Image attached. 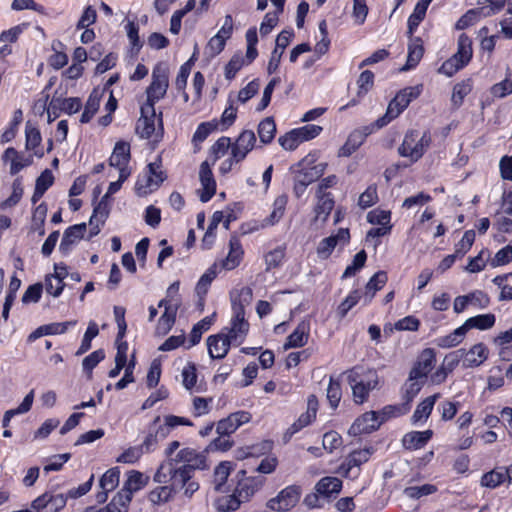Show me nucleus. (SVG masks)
<instances>
[{"label":"nucleus","mask_w":512,"mask_h":512,"mask_svg":"<svg viewBox=\"0 0 512 512\" xmlns=\"http://www.w3.org/2000/svg\"><path fill=\"white\" fill-rule=\"evenodd\" d=\"M381 424L382 421L379 418H356L349 429V434L352 436L369 434L377 430Z\"/></svg>","instance_id":"38"},{"label":"nucleus","mask_w":512,"mask_h":512,"mask_svg":"<svg viewBox=\"0 0 512 512\" xmlns=\"http://www.w3.org/2000/svg\"><path fill=\"white\" fill-rule=\"evenodd\" d=\"M54 274L47 276L45 279L46 291L48 294L59 297L65 287L64 279L68 275L66 264L58 263L54 266Z\"/></svg>","instance_id":"18"},{"label":"nucleus","mask_w":512,"mask_h":512,"mask_svg":"<svg viewBox=\"0 0 512 512\" xmlns=\"http://www.w3.org/2000/svg\"><path fill=\"white\" fill-rule=\"evenodd\" d=\"M233 469L232 463L229 461H223L216 466L214 469V488L216 491H221L225 485L231 471Z\"/></svg>","instance_id":"50"},{"label":"nucleus","mask_w":512,"mask_h":512,"mask_svg":"<svg viewBox=\"0 0 512 512\" xmlns=\"http://www.w3.org/2000/svg\"><path fill=\"white\" fill-rule=\"evenodd\" d=\"M506 480V473L503 471V467L496 468L485 473L481 478V485L487 488H496Z\"/></svg>","instance_id":"60"},{"label":"nucleus","mask_w":512,"mask_h":512,"mask_svg":"<svg viewBox=\"0 0 512 512\" xmlns=\"http://www.w3.org/2000/svg\"><path fill=\"white\" fill-rule=\"evenodd\" d=\"M244 257V250L237 234H233L229 240V252L224 260L221 262V267L224 270H233L237 268Z\"/></svg>","instance_id":"22"},{"label":"nucleus","mask_w":512,"mask_h":512,"mask_svg":"<svg viewBox=\"0 0 512 512\" xmlns=\"http://www.w3.org/2000/svg\"><path fill=\"white\" fill-rule=\"evenodd\" d=\"M233 342L234 341L224 333L210 335L207 338V347L210 357L212 359L224 358L228 354Z\"/></svg>","instance_id":"21"},{"label":"nucleus","mask_w":512,"mask_h":512,"mask_svg":"<svg viewBox=\"0 0 512 512\" xmlns=\"http://www.w3.org/2000/svg\"><path fill=\"white\" fill-rule=\"evenodd\" d=\"M310 335V322L302 320L298 323L294 331L287 337L284 343V349L300 348L307 344Z\"/></svg>","instance_id":"25"},{"label":"nucleus","mask_w":512,"mask_h":512,"mask_svg":"<svg viewBox=\"0 0 512 512\" xmlns=\"http://www.w3.org/2000/svg\"><path fill=\"white\" fill-rule=\"evenodd\" d=\"M276 123L273 117H266L258 124L257 133L260 142L264 145L270 144L276 135Z\"/></svg>","instance_id":"44"},{"label":"nucleus","mask_w":512,"mask_h":512,"mask_svg":"<svg viewBox=\"0 0 512 512\" xmlns=\"http://www.w3.org/2000/svg\"><path fill=\"white\" fill-rule=\"evenodd\" d=\"M476 238V233L473 229L466 230L459 242L455 244L454 253L459 259L463 258L472 248Z\"/></svg>","instance_id":"57"},{"label":"nucleus","mask_w":512,"mask_h":512,"mask_svg":"<svg viewBox=\"0 0 512 512\" xmlns=\"http://www.w3.org/2000/svg\"><path fill=\"white\" fill-rule=\"evenodd\" d=\"M422 92L423 84L408 86L398 91L389 102L386 113L375 121L376 128H383L396 119Z\"/></svg>","instance_id":"1"},{"label":"nucleus","mask_w":512,"mask_h":512,"mask_svg":"<svg viewBox=\"0 0 512 512\" xmlns=\"http://www.w3.org/2000/svg\"><path fill=\"white\" fill-rule=\"evenodd\" d=\"M64 494L44 493L32 502V508L37 512H58L66 505Z\"/></svg>","instance_id":"16"},{"label":"nucleus","mask_w":512,"mask_h":512,"mask_svg":"<svg viewBox=\"0 0 512 512\" xmlns=\"http://www.w3.org/2000/svg\"><path fill=\"white\" fill-rule=\"evenodd\" d=\"M252 298L253 291L249 286H243L235 293H231L232 311L245 310V307L251 303Z\"/></svg>","instance_id":"42"},{"label":"nucleus","mask_w":512,"mask_h":512,"mask_svg":"<svg viewBox=\"0 0 512 512\" xmlns=\"http://www.w3.org/2000/svg\"><path fill=\"white\" fill-rule=\"evenodd\" d=\"M490 93L495 98H505L512 94L511 72L506 74L504 80L495 83L490 88Z\"/></svg>","instance_id":"63"},{"label":"nucleus","mask_w":512,"mask_h":512,"mask_svg":"<svg viewBox=\"0 0 512 512\" xmlns=\"http://www.w3.org/2000/svg\"><path fill=\"white\" fill-rule=\"evenodd\" d=\"M488 355L489 350L487 346L482 342L477 343L473 345L468 351L465 350V355H463V367H478L487 360Z\"/></svg>","instance_id":"28"},{"label":"nucleus","mask_w":512,"mask_h":512,"mask_svg":"<svg viewBox=\"0 0 512 512\" xmlns=\"http://www.w3.org/2000/svg\"><path fill=\"white\" fill-rule=\"evenodd\" d=\"M287 204L288 196L286 194L277 196L273 202V210L270 215L265 218L264 224L267 226H273L278 223L284 216Z\"/></svg>","instance_id":"43"},{"label":"nucleus","mask_w":512,"mask_h":512,"mask_svg":"<svg viewBox=\"0 0 512 512\" xmlns=\"http://www.w3.org/2000/svg\"><path fill=\"white\" fill-rule=\"evenodd\" d=\"M86 224L80 223L69 226L63 233L59 250L63 255H67L72 250L73 245L84 237Z\"/></svg>","instance_id":"24"},{"label":"nucleus","mask_w":512,"mask_h":512,"mask_svg":"<svg viewBox=\"0 0 512 512\" xmlns=\"http://www.w3.org/2000/svg\"><path fill=\"white\" fill-rule=\"evenodd\" d=\"M350 241V232L348 228H340L334 235L322 239L317 246V255L321 259H328L338 243L343 245Z\"/></svg>","instance_id":"13"},{"label":"nucleus","mask_w":512,"mask_h":512,"mask_svg":"<svg viewBox=\"0 0 512 512\" xmlns=\"http://www.w3.org/2000/svg\"><path fill=\"white\" fill-rule=\"evenodd\" d=\"M219 127V122L214 119L212 121L202 122L197 126L196 131L194 132L192 142L194 145L201 144L204 142L208 136L217 130Z\"/></svg>","instance_id":"53"},{"label":"nucleus","mask_w":512,"mask_h":512,"mask_svg":"<svg viewBox=\"0 0 512 512\" xmlns=\"http://www.w3.org/2000/svg\"><path fill=\"white\" fill-rule=\"evenodd\" d=\"M23 192L22 181L21 178L18 177L12 183L11 195L0 203V209L6 210L16 206L21 201Z\"/></svg>","instance_id":"55"},{"label":"nucleus","mask_w":512,"mask_h":512,"mask_svg":"<svg viewBox=\"0 0 512 512\" xmlns=\"http://www.w3.org/2000/svg\"><path fill=\"white\" fill-rule=\"evenodd\" d=\"M512 262V246L509 244L502 247L496 252L493 258L489 260V265L492 268L505 266Z\"/></svg>","instance_id":"64"},{"label":"nucleus","mask_w":512,"mask_h":512,"mask_svg":"<svg viewBox=\"0 0 512 512\" xmlns=\"http://www.w3.org/2000/svg\"><path fill=\"white\" fill-rule=\"evenodd\" d=\"M101 97L102 93L97 88H94L87 99L84 111L80 117L81 123L85 124L92 120L99 109Z\"/></svg>","instance_id":"41"},{"label":"nucleus","mask_w":512,"mask_h":512,"mask_svg":"<svg viewBox=\"0 0 512 512\" xmlns=\"http://www.w3.org/2000/svg\"><path fill=\"white\" fill-rule=\"evenodd\" d=\"M373 450L371 448H365L360 450H354L351 452L346 460L341 464L338 469V473L342 476L348 477L354 468L359 467L367 462L371 457Z\"/></svg>","instance_id":"20"},{"label":"nucleus","mask_w":512,"mask_h":512,"mask_svg":"<svg viewBox=\"0 0 512 512\" xmlns=\"http://www.w3.org/2000/svg\"><path fill=\"white\" fill-rule=\"evenodd\" d=\"M169 87V74L168 69L162 64H157L152 71L151 83L146 88V102L144 106H148L152 109L155 104L163 99L167 93Z\"/></svg>","instance_id":"5"},{"label":"nucleus","mask_w":512,"mask_h":512,"mask_svg":"<svg viewBox=\"0 0 512 512\" xmlns=\"http://www.w3.org/2000/svg\"><path fill=\"white\" fill-rule=\"evenodd\" d=\"M366 261L367 253L362 249L356 253L352 263L346 267L341 278L346 279L355 276L365 266Z\"/></svg>","instance_id":"61"},{"label":"nucleus","mask_w":512,"mask_h":512,"mask_svg":"<svg viewBox=\"0 0 512 512\" xmlns=\"http://www.w3.org/2000/svg\"><path fill=\"white\" fill-rule=\"evenodd\" d=\"M374 73L371 70H364L361 72L357 79L358 91L357 97L358 99H351L346 105L340 107V111L346 110L349 107H353L357 105L361 98H363L374 86Z\"/></svg>","instance_id":"27"},{"label":"nucleus","mask_w":512,"mask_h":512,"mask_svg":"<svg viewBox=\"0 0 512 512\" xmlns=\"http://www.w3.org/2000/svg\"><path fill=\"white\" fill-rule=\"evenodd\" d=\"M2 161L10 162L9 172L11 175H16L25 167L32 165L33 155L24 157L14 147H8L2 155Z\"/></svg>","instance_id":"23"},{"label":"nucleus","mask_w":512,"mask_h":512,"mask_svg":"<svg viewBox=\"0 0 512 512\" xmlns=\"http://www.w3.org/2000/svg\"><path fill=\"white\" fill-rule=\"evenodd\" d=\"M131 158L130 144L125 141L116 143L112 155L109 158L110 166L128 165Z\"/></svg>","instance_id":"40"},{"label":"nucleus","mask_w":512,"mask_h":512,"mask_svg":"<svg viewBox=\"0 0 512 512\" xmlns=\"http://www.w3.org/2000/svg\"><path fill=\"white\" fill-rule=\"evenodd\" d=\"M348 382L352 388L353 399L357 404L364 403L368 399L370 391L377 384V380L373 383L372 381H356V378L352 375H349Z\"/></svg>","instance_id":"31"},{"label":"nucleus","mask_w":512,"mask_h":512,"mask_svg":"<svg viewBox=\"0 0 512 512\" xmlns=\"http://www.w3.org/2000/svg\"><path fill=\"white\" fill-rule=\"evenodd\" d=\"M241 424H243V422L239 421L238 418H221L216 426V432L219 435V437L214 440L216 448L224 451L229 449L232 443L226 439L225 436H229L231 433L235 432Z\"/></svg>","instance_id":"17"},{"label":"nucleus","mask_w":512,"mask_h":512,"mask_svg":"<svg viewBox=\"0 0 512 512\" xmlns=\"http://www.w3.org/2000/svg\"><path fill=\"white\" fill-rule=\"evenodd\" d=\"M199 178L203 188L200 194V200L206 203L210 201L216 193V181L207 161L202 162L200 165Z\"/></svg>","instance_id":"19"},{"label":"nucleus","mask_w":512,"mask_h":512,"mask_svg":"<svg viewBox=\"0 0 512 512\" xmlns=\"http://www.w3.org/2000/svg\"><path fill=\"white\" fill-rule=\"evenodd\" d=\"M410 43L408 45V55L404 69L410 70L415 68L424 55L423 41L420 37L409 35Z\"/></svg>","instance_id":"35"},{"label":"nucleus","mask_w":512,"mask_h":512,"mask_svg":"<svg viewBox=\"0 0 512 512\" xmlns=\"http://www.w3.org/2000/svg\"><path fill=\"white\" fill-rule=\"evenodd\" d=\"M375 122L360 129L353 130L338 151L339 157H349L365 142L367 136L374 132Z\"/></svg>","instance_id":"9"},{"label":"nucleus","mask_w":512,"mask_h":512,"mask_svg":"<svg viewBox=\"0 0 512 512\" xmlns=\"http://www.w3.org/2000/svg\"><path fill=\"white\" fill-rule=\"evenodd\" d=\"M398 152L400 156L408 157L413 162L418 161L424 155L422 146L415 142L414 132L405 135L402 144L398 148Z\"/></svg>","instance_id":"32"},{"label":"nucleus","mask_w":512,"mask_h":512,"mask_svg":"<svg viewBox=\"0 0 512 512\" xmlns=\"http://www.w3.org/2000/svg\"><path fill=\"white\" fill-rule=\"evenodd\" d=\"M242 503L244 502L240 501V497L233 491L230 495L219 497L215 502V507L219 512H231L237 510Z\"/></svg>","instance_id":"52"},{"label":"nucleus","mask_w":512,"mask_h":512,"mask_svg":"<svg viewBox=\"0 0 512 512\" xmlns=\"http://www.w3.org/2000/svg\"><path fill=\"white\" fill-rule=\"evenodd\" d=\"M433 435L432 430L422 432L412 431L404 435L402 444L408 450H416L424 447Z\"/></svg>","instance_id":"36"},{"label":"nucleus","mask_w":512,"mask_h":512,"mask_svg":"<svg viewBox=\"0 0 512 512\" xmlns=\"http://www.w3.org/2000/svg\"><path fill=\"white\" fill-rule=\"evenodd\" d=\"M436 363V352L433 348H425L419 354L409 373V381L425 379Z\"/></svg>","instance_id":"8"},{"label":"nucleus","mask_w":512,"mask_h":512,"mask_svg":"<svg viewBox=\"0 0 512 512\" xmlns=\"http://www.w3.org/2000/svg\"><path fill=\"white\" fill-rule=\"evenodd\" d=\"M25 148L26 150L33 151V155L42 158L44 150L41 146L42 136L40 130L27 122L25 127Z\"/></svg>","instance_id":"30"},{"label":"nucleus","mask_w":512,"mask_h":512,"mask_svg":"<svg viewBox=\"0 0 512 512\" xmlns=\"http://www.w3.org/2000/svg\"><path fill=\"white\" fill-rule=\"evenodd\" d=\"M246 474L245 470H241L238 472V476H242L234 491L236 495L240 497V501L244 503L250 501L252 496L264 485L265 478L263 476H251L244 477Z\"/></svg>","instance_id":"10"},{"label":"nucleus","mask_w":512,"mask_h":512,"mask_svg":"<svg viewBox=\"0 0 512 512\" xmlns=\"http://www.w3.org/2000/svg\"><path fill=\"white\" fill-rule=\"evenodd\" d=\"M496 317L492 313L479 314L468 318L463 324L464 331L467 333L471 329L488 330L495 325Z\"/></svg>","instance_id":"37"},{"label":"nucleus","mask_w":512,"mask_h":512,"mask_svg":"<svg viewBox=\"0 0 512 512\" xmlns=\"http://www.w3.org/2000/svg\"><path fill=\"white\" fill-rule=\"evenodd\" d=\"M472 39L466 33H461L457 41V51L453 54L461 65L466 67L473 56Z\"/></svg>","instance_id":"34"},{"label":"nucleus","mask_w":512,"mask_h":512,"mask_svg":"<svg viewBox=\"0 0 512 512\" xmlns=\"http://www.w3.org/2000/svg\"><path fill=\"white\" fill-rule=\"evenodd\" d=\"M198 375L195 363L188 362L182 370V383L185 389L190 392H200L201 389L196 387Z\"/></svg>","instance_id":"47"},{"label":"nucleus","mask_w":512,"mask_h":512,"mask_svg":"<svg viewBox=\"0 0 512 512\" xmlns=\"http://www.w3.org/2000/svg\"><path fill=\"white\" fill-rule=\"evenodd\" d=\"M217 275V264L214 263L204 272L196 284V293L198 296L203 297L208 293L210 285Z\"/></svg>","instance_id":"48"},{"label":"nucleus","mask_w":512,"mask_h":512,"mask_svg":"<svg viewBox=\"0 0 512 512\" xmlns=\"http://www.w3.org/2000/svg\"><path fill=\"white\" fill-rule=\"evenodd\" d=\"M326 396L332 410H336L342 398V387L339 380L330 377Z\"/></svg>","instance_id":"59"},{"label":"nucleus","mask_w":512,"mask_h":512,"mask_svg":"<svg viewBox=\"0 0 512 512\" xmlns=\"http://www.w3.org/2000/svg\"><path fill=\"white\" fill-rule=\"evenodd\" d=\"M130 492H118L111 502L98 512H128Z\"/></svg>","instance_id":"46"},{"label":"nucleus","mask_w":512,"mask_h":512,"mask_svg":"<svg viewBox=\"0 0 512 512\" xmlns=\"http://www.w3.org/2000/svg\"><path fill=\"white\" fill-rule=\"evenodd\" d=\"M231 327L226 334L230 339L240 345L249 332L250 324L245 318V310L232 311V318L230 321Z\"/></svg>","instance_id":"14"},{"label":"nucleus","mask_w":512,"mask_h":512,"mask_svg":"<svg viewBox=\"0 0 512 512\" xmlns=\"http://www.w3.org/2000/svg\"><path fill=\"white\" fill-rule=\"evenodd\" d=\"M316 198H317V202L314 207V213H315L314 221L317 222L320 220L322 222H325L329 218V216L335 206L334 196L332 195V193H328V194L316 193Z\"/></svg>","instance_id":"29"},{"label":"nucleus","mask_w":512,"mask_h":512,"mask_svg":"<svg viewBox=\"0 0 512 512\" xmlns=\"http://www.w3.org/2000/svg\"><path fill=\"white\" fill-rule=\"evenodd\" d=\"M290 170L295 174L293 192L297 198L302 197L307 187L322 175V171L316 166H306L304 159L293 165Z\"/></svg>","instance_id":"6"},{"label":"nucleus","mask_w":512,"mask_h":512,"mask_svg":"<svg viewBox=\"0 0 512 512\" xmlns=\"http://www.w3.org/2000/svg\"><path fill=\"white\" fill-rule=\"evenodd\" d=\"M141 116L136 124V133L142 139H150L154 134L156 140H160L163 137V113L159 112L156 114L155 107L151 108L148 106L141 105L140 108Z\"/></svg>","instance_id":"3"},{"label":"nucleus","mask_w":512,"mask_h":512,"mask_svg":"<svg viewBox=\"0 0 512 512\" xmlns=\"http://www.w3.org/2000/svg\"><path fill=\"white\" fill-rule=\"evenodd\" d=\"M158 308H164V311L157 321L155 335L165 336L175 325L179 303H172L171 299L163 298L159 301Z\"/></svg>","instance_id":"7"},{"label":"nucleus","mask_w":512,"mask_h":512,"mask_svg":"<svg viewBox=\"0 0 512 512\" xmlns=\"http://www.w3.org/2000/svg\"><path fill=\"white\" fill-rule=\"evenodd\" d=\"M191 478V472L182 466L176 467L173 463V472L170 475V487L173 488L174 492L178 489H182L187 484V482L191 480Z\"/></svg>","instance_id":"51"},{"label":"nucleus","mask_w":512,"mask_h":512,"mask_svg":"<svg viewBox=\"0 0 512 512\" xmlns=\"http://www.w3.org/2000/svg\"><path fill=\"white\" fill-rule=\"evenodd\" d=\"M76 323L77 321H66L42 325L29 335V340H35L44 335L64 334L69 327L75 326Z\"/></svg>","instance_id":"33"},{"label":"nucleus","mask_w":512,"mask_h":512,"mask_svg":"<svg viewBox=\"0 0 512 512\" xmlns=\"http://www.w3.org/2000/svg\"><path fill=\"white\" fill-rule=\"evenodd\" d=\"M481 6L473 9H469L466 13H464L455 23L456 30H465L470 26L474 25L480 17H482Z\"/></svg>","instance_id":"56"},{"label":"nucleus","mask_w":512,"mask_h":512,"mask_svg":"<svg viewBox=\"0 0 512 512\" xmlns=\"http://www.w3.org/2000/svg\"><path fill=\"white\" fill-rule=\"evenodd\" d=\"M256 135L253 130H243L231 146L232 159L235 163L242 162L256 145Z\"/></svg>","instance_id":"12"},{"label":"nucleus","mask_w":512,"mask_h":512,"mask_svg":"<svg viewBox=\"0 0 512 512\" xmlns=\"http://www.w3.org/2000/svg\"><path fill=\"white\" fill-rule=\"evenodd\" d=\"M173 461L175 463H182L181 466L192 474L196 469H204L206 467L205 455L189 448L180 450Z\"/></svg>","instance_id":"15"},{"label":"nucleus","mask_w":512,"mask_h":512,"mask_svg":"<svg viewBox=\"0 0 512 512\" xmlns=\"http://www.w3.org/2000/svg\"><path fill=\"white\" fill-rule=\"evenodd\" d=\"M472 80L470 78L463 80L453 87L451 101L454 106L460 107L464 98L472 91Z\"/></svg>","instance_id":"54"},{"label":"nucleus","mask_w":512,"mask_h":512,"mask_svg":"<svg viewBox=\"0 0 512 512\" xmlns=\"http://www.w3.org/2000/svg\"><path fill=\"white\" fill-rule=\"evenodd\" d=\"M465 335L466 332L461 325L448 335L437 338L435 342L436 345L440 348H452L460 344L463 341Z\"/></svg>","instance_id":"49"},{"label":"nucleus","mask_w":512,"mask_h":512,"mask_svg":"<svg viewBox=\"0 0 512 512\" xmlns=\"http://www.w3.org/2000/svg\"><path fill=\"white\" fill-rule=\"evenodd\" d=\"M301 490L297 486H288L275 498L268 501L267 506L275 511L285 512L293 508L299 501Z\"/></svg>","instance_id":"11"},{"label":"nucleus","mask_w":512,"mask_h":512,"mask_svg":"<svg viewBox=\"0 0 512 512\" xmlns=\"http://www.w3.org/2000/svg\"><path fill=\"white\" fill-rule=\"evenodd\" d=\"M342 489V481L337 477L326 476L321 478L315 485V491L324 497L326 503L336 498Z\"/></svg>","instance_id":"26"},{"label":"nucleus","mask_w":512,"mask_h":512,"mask_svg":"<svg viewBox=\"0 0 512 512\" xmlns=\"http://www.w3.org/2000/svg\"><path fill=\"white\" fill-rule=\"evenodd\" d=\"M166 179L167 174L162 169V158L159 155L155 161L146 166L142 174L138 175L134 187L135 193L140 197L147 196L157 190Z\"/></svg>","instance_id":"2"},{"label":"nucleus","mask_w":512,"mask_h":512,"mask_svg":"<svg viewBox=\"0 0 512 512\" xmlns=\"http://www.w3.org/2000/svg\"><path fill=\"white\" fill-rule=\"evenodd\" d=\"M48 207L45 202L40 203L32 212L31 229L37 232L39 236L45 235V220Z\"/></svg>","instance_id":"45"},{"label":"nucleus","mask_w":512,"mask_h":512,"mask_svg":"<svg viewBox=\"0 0 512 512\" xmlns=\"http://www.w3.org/2000/svg\"><path fill=\"white\" fill-rule=\"evenodd\" d=\"M173 493V488L170 486H159L149 493L148 499L155 505H162L167 503L172 498Z\"/></svg>","instance_id":"62"},{"label":"nucleus","mask_w":512,"mask_h":512,"mask_svg":"<svg viewBox=\"0 0 512 512\" xmlns=\"http://www.w3.org/2000/svg\"><path fill=\"white\" fill-rule=\"evenodd\" d=\"M361 291L354 289L345 297V299L337 307V314L340 318H344L348 312L358 304L361 299Z\"/></svg>","instance_id":"58"},{"label":"nucleus","mask_w":512,"mask_h":512,"mask_svg":"<svg viewBox=\"0 0 512 512\" xmlns=\"http://www.w3.org/2000/svg\"><path fill=\"white\" fill-rule=\"evenodd\" d=\"M432 0H419L414 7L413 13L409 16L407 25H408V35H413L415 30L418 28L420 23L423 21L426 15V11L428 9L429 4Z\"/></svg>","instance_id":"39"},{"label":"nucleus","mask_w":512,"mask_h":512,"mask_svg":"<svg viewBox=\"0 0 512 512\" xmlns=\"http://www.w3.org/2000/svg\"><path fill=\"white\" fill-rule=\"evenodd\" d=\"M179 425L190 426L192 423L186 418H155L143 442L146 451H149L159 440L166 438L171 430Z\"/></svg>","instance_id":"4"}]
</instances>
